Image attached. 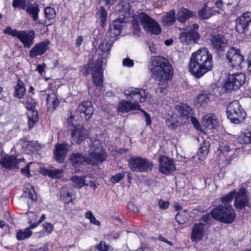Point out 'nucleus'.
Wrapping results in <instances>:
<instances>
[{"label": "nucleus", "mask_w": 251, "mask_h": 251, "mask_svg": "<svg viewBox=\"0 0 251 251\" xmlns=\"http://www.w3.org/2000/svg\"><path fill=\"white\" fill-rule=\"evenodd\" d=\"M150 65L151 76L159 81L156 92L163 96L167 92L168 81L173 76V67L168 59L161 56L151 57Z\"/></svg>", "instance_id": "f257e3e1"}, {"label": "nucleus", "mask_w": 251, "mask_h": 251, "mask_svg": "<svg viewBox=\"0 0 251 251\" xmlns=\"http://www.w3.org/2000/svg\"><path fill=\"white\" fill-rule=\"evenodd\" d=\"M213 68L212 55L206 48L193 52L190 58L188 69L196 78H200Z\"/></svg>", "instance_id": "f03ea898"}, {"label": "nucleus", "mask_w": 251, "mask_h": 251, "mask_svg": "<svg viewBox=\"0 0 251 251\" xmlns=\"http://www.w3.org/2000/svg\"><path fill=\"white\" fill-rule=\"evenodd\" d=\"M124 94L127 100L120 101L118 105V112L121 113L140 110L139 102L150 101L151 95L143 89L128 87L124 90Z\"/></svg>", "instance_id": "7ed1b4c3"}, {"label": "nucleus", "mask_w": 251, "mask_h": 251, "mask_svg": "<svg viewBox=\"0 0 251 251\" xmlns=\"http://www.w3.org/2000/svg\"><path fill=\"white\" fill-rule=\"evenodd\" d=\"M112 44L106 40H101L96 52L98 53L95 65L92 67V78L94 83L97 87H101L103 84L102 65L106 64L107 58Z\"/></svg>", "instance_id": "20e7f679"}, {"label": "nucleus", "mask_w": 251, "mask_h": 251, "mask_svg": "<svg viewBox=\"0 0 251 251\" xmlns=\"http://www.w3.org/2000/svg\"><path fill=\"white\" fill-rule=\"evenodd\" d=\"M95 143L98 147L94 151L93 149H91L92 151L90 152L88 157L87 158L80 153H74L70 155V160L74 167H78L85 163L97 165L106 159V153L101 148L99 147L98 141H96Z\"/></svg>", "instance_id": "39448f33"}, {"label": "nucleus", "mask_w": 251, "mask_h": 251, "mask_svg": "<svg viewBox=\"0 0 251 251\" xmlns=\"http://www.w3.org/2000/svg\"><path fill=\"white\" fill-rule=\"evenodd\" d=\"M139 23L145 30L152 34H158L161 32L157 22L145 12L138 13L132 23L133 27L137 30L140 29Z\"/></svg>", "instance_id": "423d86ee"}, {"label": "nucleus", "mask_w": 251, "mask_h": 251, "mask_svg": "<svg viewBox=\"0 0 251 251\" xmlns=\"http://www.w3.org/2000/svg\"><path fill=\"white\" fill-rule=\"evenodd\" d=\"M3 32L4 34L17 38L25 48L29 49L34 43L35 33L34 30H18L7 26Z\"/></svg>", "instance_id": "0eeeda50"}, {"label": "nucleus", "mask_w": 251, "mask_h": 251, "mask_svg": "<svg viewBox=\"0 0 251 251\" xmlns=\"http://www.w3.org/2000/svg\"><path fill=\"white\" fill-rule=\"evenodd\" d=\"M210 213L214 219L227 224L232 223L236 216L235 211L231 205H219L213 209Z\"/></svg>", "instance_id": "6e6552de"}, {"label": "nucleus", "mask_w": 251, "mask_h": 251, "mask_svg": "<svg viewBox=\"0 0 251 251\" xmlns=\"http://www.w3.org/2000/svg\"><path fill=\"white\" fill-rule=\"evenodd\" d=\"M226 114L228 119L236 124L242 122L246 117L244 109L237 100L229 103L227 106Z\"/></svg>", "instance_id": "1a4fd4ad"}, {"label": "nucleus", "mask_w": 251, "mask_h": 251, "mask_svg": "<svg viewBox=\"0 0 251 251\" xmlns=\"http://www.w3.org/2000/svg\"><path fill=\"white\" fill-rule=\"evenodd\" d=\"M128 166L133 172H146L152 170V163L145 158L134 156L129 158Z\"/></svg>", "instance_id": "9d476101"}, {"label": "nucleus", "mask_w": 251, "mask_h": 251, "mask_svg": "<svg viewBox=\"0 0 251 251\" xmlns=\"http://www.w3.org/2000/svg\"><path fill=\"white\" fill-rule=\"evenodd\" d=\"M245 80L246 75L242 73L229 74L225 84V90L227 92L237 90L245 83Z\"/></svg>", "instance_id": "9b49d317"}, {"label": "nucleus", "mask_w": 251, "mask_h": 251, "mask_svg": "<svg viewBox=\"0 0 251 251\" xmlns=\"http://www.w3.org/2000/svg\"><path fill=\"white\" fill-rule=\"evenodd\" d=\"M89 135V131L80 125H76L71 130V142L79 144L85 139L87 138Z\"/></svg>", "instance_id": "f8f14e48"}, {"label": "nucleus", "mask_w": 251, "mask_h": 251, "mask_svg": "<svg viewBox=\"0 0 251 251\" xmlns=\"http://www.w3.org/2000/svg\"><path fill=\"white\" fill-rule=\"evenodd\" d=\"M24 158H17L15 155H5L0 160V164L6 169H18L19 165L25 162Z\"/></svg>", "instance_id": "ddd939ff"}, {"label": "nucleus", "mask_w": 251, "mask_h": 251, "mask_svg": "<svg viewBox=\"0 0 251 251\" xmlns=\"http://www.w3.org/2000/svg\"><path fill=\"white\" fill-rule=\"evenodd\" d=\"M226 57L232 67L240 66L244 60V57L239 50L231 47L226 53Z\"/></svg>", "instance_id": "4468645a"}, {"label": "nucleus", "mask_w": 251, "mask_h": 251, "mask_svg": "<svg viewBox=\"0 0 251 251\" xmlns=\"http://www.w3.org/2000/svg\"><path fill=\"white\" fill-rule=\"evenodd\" d=\"M234 205L238 210L245 208L248 203V199L246 196V190L245 188H241L234 195Z\"/></svg>", "instance_id": "2eb2a0df"}, {"label": "nucleus", "mask_w": 251, "mask_h": 251, "mask_svg": "<svg viewBox=\"0 0 251 251\" xmlns=\"http://www.w3.org/2000/svg\"><path fill=\"white\" fill-rule=\"evenodd\" d=\"M199 39V33L197 31L194 30L181 32L179 37L180 42L185 45L196 43Z\"/></svg>", "instance_id": "dca6fc26"}, {"label": "nucleus", "mask_w": 251, "mask_h": 251, "mask_svg": "<svg viewBox=\"0 0 251 251\" xmlns=\"http://www.w3.org/2000/svg\"><path fill=\"white\" fill-rule=\"evenodd\" d=\"M159 169L160 173L168 175L176 170L173 161L165 156H161L159 158Z\"/></svg>", "instance_id": "f3484780"}, {"label": "nucleus", "mask_w": 251, "mask_h": 251, "mask_svg": "<svg viewBox=\"0 0 251 251\" xmlns=\"http://www.w3.org/2000/svg\"><path fill=\"white\" fill-rule=\"evenodd\" d=\"M236 29L239 33H243L248 28L251 22V13H243L236 20Z\"/></svg>", "instance_id": "a211bd4d"}, {"label": "nucleus", "mask_w": 251, "mask_h": 251, "mask_svg": "<svg viewBox=\"0 0 251 251\" xmlns=\"http://www.w3.org/2000/svg\"><path fill=\"white\" fill-rule=\"evenodd\" d=\"M35 102L26 101V107L28 110L27 113L28 119V126L29 129L33 127L34 124L38 121V113L37 110L35 109Z\"/></svg>", "instance_id": "6ab92c4d"}, {"label": "nucleus", "mask_w": 251, "mask_h": 251, "mask_svg": "<svg viewBox=\"0 0 251 251\" xmlns=\"http://www.w3.org/2000/svg\"><path fill=\"white\" fill-rule=\"evenodd\" d=\"M50 41L46 40L36 44L29 51V55L31 58L36 57L44 54L49 49Z\"/></svg>", "instance_id": "aec40b11"}, {"label": "nucleus", "mask_w": 251, "mask_h": 251, "mask_svg": "<svg viewBox=\"0 0 251 251\" xmlns=\"http://www.w3.org/2000/svg\"><path fill=\"white\" fill-rule=\"evenodd\" d=\"M176 109L179 112L182 122L184 123L189 122V117L194 114L193 109L189 105L181 103L176 106Z\"/></svg>", "instance_id": "412c9836"}, {"label": "nucleus", "mask_w": 251, "mask_h": 251, "mask_svg": "<svg viewBox=\"0 0 251 251\" xmlns=\"http://www.w3.org/2000/svg\"><path fill=\"white\" fill-rule=\"evenodd\" d=\"M77 110L81 114H83V116L81 115L82 117H84L86 120H89L94 113L92 102L89 100L84 101L79 104Z\"/></svg>", "instance_id": "4be33fe9"}, {"label": "nucleus", "mask_w": 251, "mask_h": 251, "mask_svg": "<svg viewBox=\"0 0 251 251\" xmlns=\"http://www.w3.org/2000/svg\"><path fill=\"white\" fill-rule=\"evenodd\" d=\"M226 43L227 40L224 36L220 34L211 35L210 45L217 51H222Z\"/></svg>", "instance_id": "5701e85b"}, {"label": "nucleus", "mask_w": 251, "mask_h": 251, "mask_svg": "<svg viewBox=\"0 0 251 251\" xmlns=\"http://www.w3.org/2000/svg\"><path fill=\"white\" fill-rule=\"evenodd\" d=\"M67 151L68 148L66 144H56L53 151L54 159L58 162H62L65 159Z\"/></svg>", "instance_id": "b1692460"}, {"label": "nucleus", "mask_w": 251, "mask_h": 251, "mask_svg": "<svg viewBox=\"0 0 251 251\" xmlns=\"http://www.w3.org/2000/svg\"><path fill=\"white\" fill-rule=\"evenodd\" d=\"M196 17V13L184 7L180 8L177 12L176 17L178 21L184 23L191 18Z\"/></svg>", "instance_id": "393cba45"}, {"label": "nucleus", "mask_w": 251, "mask_h": 251, "mask_svg": "<svg viewBox=\"0 0 251 251\" xmlns=\"http://www.w3.org/2000/svg\"><path fill=\"white\" fill-rule=\"evenodd\" d=\"M205 229V225L201 223L195 224L191 233V240L195 242L201 240L204 235Z\"/></svg>", "instance_id": "a878e982"}, {"label": "nucleus", "mask_w": 251, "mask_h": 251, "mask_svg": "<svg viewBox=\"0 0 251 251\" xmlns=\"http://www.w3.org/2000/svg\"><path fill=\"white\" fill-rule=\"evenodd\" d=\"M202 125L208 129H215L218 125V120L213 114H207L203 117Z\"/></svg>", "instance_id": "bb28decb"}, {"label": "nucleus", "mask_w": 251, "mask_h": 251, "mask_svg": "<svg viewBox=\"0 0 251 251\" xmlns=\"http://www.w3.org/2000/svg\"><path fill=\"white\" fill-rule=\"evenodd\" d=\"M46 98L48 111L52 112L58 107L60 101L57 98L56 94L54 92L47 95Z\"/></svg>", "instance_id": "cd10ccee"}, {"label": "nucleus", "mask_w": 251, "mask_h": 251, "mask_svg": "<svg viewBox=\"0 0 251 251\" xmlns=\"http://www.w3.org/2000/svg\"><path fill=\"white\" fill-rule=\"evenodd\" d=\"M239 143L244 144L251 143V125L248 126L244 131H242L238 138Z\"/></svg>", "instance_id": "c85d7f7f"}, {"label": "nucleus", "mask_w": 251, "mask_h": 251, "mask_svg": "<svg viewBox=\"0 0 251 251\" xmlns=\"http://www.w3.org/2000/svg\"><path fill=\"white\" fill-rule=\"evenodd\" d=\"M210 146L209 143L202 139V143L198 151V156L200 160L205 159L209 152L208 148Z\"/></svg>", "instance_id": "c756f323"}, {"label": "nucleus", "mask_w": 251, "mask_h": 251, "mask_svg": "<svg viewBox=\"0 0 251 251\" xmlns=\"http://www.w3.org/2000/svg\"><path fill=\"white\" fill-rule=\"evenodd\" d=\"M175 11L173 9L167 12L163 16L162 21L165 25L169 26L173 25L176 21Z\"/></svg>", "instance_id": "7c9ffc66"}, {"label": "nucleus", "mask_w": 251, "mask_h": 251, "mask_svg": "<svg viewBox=\"0 0 251 251\" xmlns=\"http://www.w3.org/2000/svg\"><path fill=\"white\" fill-rule=\"evenodd\" d=\"M25 92L24 84L21 80H18L16 85L15 86L14 97L21 99L23 98Z\"/></svg>", "instance_id": "2f4dec72"}, {"label": "nucleus", "mask_w": 251, "mask_h": 251, "mask_svg": "<svg viewBox=\"0 0 251 251\" xmlns=\"http://www.w3.org/2000/svg\"><path fill=\"white\" fill-rule=\"evenodd\" d=\"M122 26L121 20L119 19L113 22V24L110 25L109 29L114 36H117L121 33Z\"/></svg>", "instance_id": "473e14b6"}, {"label": "nucleus", "mask_w": 251, "mask_h": 251, "mask_svg": "<svg viewBox=\"0 0 251 251\" xmlns=\"http://www.w3.org/2000/svg\"><path fill=\"white\" fill-rule=\"evenodd\" d=\"M196 100L200 106L205 107L209 101L208 95L206 92H202L198 95Z\"/></svg>", "instance_id": "72a5a7b5"}, {"label": "nucleus", "mask_w": 251, "mask_h": 251, "mask_svg": "<svg viewBox=\"0 0 251 251\" xmlns=\"http://www.w3.org/2000/svg\"><path fill=\"white\" fill-rule=\"evenodd\" d=\"M98 21L101 26H104L107 19V12L104 7L101 6L96 14Z\"/></svg>", "instance_id": "f704fd0d"}, {"label": "nucleus", "mask_w": 251, "mask_h": 251, "mask_svg": "<svg viewBox=\"0 0 251 251\" xmlns=\"http://www.w3.org/2000/svg\"><path fill=\"white\" fill-rule=\"evenodd\" d=\"M60 197L66 203H69L72 201L71 193L66 186H64L61 188L60 190Z\"/></svg>", "instance_id": "c9c22d12"}, {"label": "nucleus", "mask_w": 251, "mask_h": 251, "mask_svg": "<svg viewBox=\"0 0 251 251\" xmlns=\"http://www.w3.org/2000/svg\"><path fill=\"white\" fill-rule=\"evenodd\" d=\"M32 234V232L26 228L24 229L19 230L16 233V238L18 240H23L30 237Z\"/></svg>", "instance_id": "e433bc0d"}, {"label": "nucleus", "mask_w": 251, "mask_h": 251, "mask_svg": "<svg viewBox=\"0 0 251 251\" xmlns=\"http://www.w3.org/2000/svg\"><path fill=\"white\" fill-rule=\"evenodd\" d=\"M73 184L75 188L80 189L85 185L84 177L74 176L71 178Z\"/></svg>", "instance_id": "4c0bfd02"}, {"label": "nucleus", "mask_w": 251, "mask_h": 251, "mask_svg": "<svg viewBox=\"0 0 251 251\" xmlns=\"http://www.w3.org/2000/svg\"><path fill=\"white\" fill-rule=\"evenodd\" d=\"M25 10L27 13L32 16L33 20L36 21L38 19V13L40 10L37 6L29 5L25 7Z\"/></svg>", "instance_id": "58836bf2"}, {"label": "nucleus", "mask_w": 251, "mask_h": 251, "mask_svg": "<svg viewBox=\"0 0 251 251\" xmlns=\"http://www.w3.org/2000/svg\"><path fill=\"white\" fill-rule=\"evenodd\" d=\"M63 170L61 169H49L46 171V174L49 176L53 178H58L62 176Z\"/></svg>", "instance_id": "ea45409f"}, {"label": "nucleus", "mask_w": 251, "mask_h": 251, "mask_svg": "<svg viewBox=\"0 0 251 251\" xmlns=\"http://www.w3.org/2000/svg\"><path fill=\"white\" fill-rule=\"evenodd\" d=\"M213 13L211 12V9L207 5H205L204 7L201 8L199 11V16L201 19H207L210 18Z\"/></svg>", "instance_id": "a19ab883"}, {"label": "nucleus", "mask_w": 251, "mask_h": 251, "mask_svg": "<svg viewBox=\"0 0 251 251\" xmlns=\"http://www.w3.org/2000/svg\"><path fill=\"white\" fill-rule=\"evenodd\" d=\"M235 193V191H233L232 192H229L226 196H224L223 197L221 198V201L223 204H224V206L229 205L228 203L232 201Z\"/></svg>", "instance_id": "79ce46f5"}, {"label": "nucleus", "mask_w": 251, "mask_h": 251, "mask_svg": "<svg viewBox=\"0 0 251 251\" xmlns=\"http://www.w3.org/2000/svg\"><path fill=\"white\" fill-rule=\"evenodd\" d=\"M44 12L46 18L49 20L55 18L56 13L54 8L50 7H46L45 8Z\"/></svg>", "instance_id": "37998d69"}, {"label": "nucleus", "mask_w": 251, "mask_h": 251, "mask_svg": "<svg viewBox=\"0 0 251 251\" xmlns=\"http://www.w3.org/2000/svg\"><path fill=\"white\" fill-rule=\"evenodd\" d=\"M66 125L69 126H75L77 124V119H76L75 116L73 115L72 113L70 116L67 118L66 121Z\"/></svg>", "instance_id": "c03bdc74"}, {"label": "nucleus", "mask_w": 251, "mask_h": 251, "mask_svg": "<svg viewBox=\"0 0 251 251\" xmlns=\"http://www.w3.org/2000/svg\"><path fill=\"white\" fill-rule=\"evenodd\" d=\"M12 6L14 8H19L22 9H25V0H13Z\"/></svg>", "instance_id": "a18cd8bd"}, {"label": "nucleus", "mask_w": 251, "mask_h": 251, "mask_svg": "<svg viewBox=\"0 0 251 251\" xmlns=\"http://www.w3.org/2000/svg\"><path fill=\"white\" fill-rule=\"evenodd\" d=\"M31 187L32 188V191H29L27 193L28 197L29 198V200L28 201V206H29L30 202L35 201L37 200V196L35 194V192L33 189V186H31Z\"/></svg>", "instance_id": "49530a36"}, {"label": "nucleus", "mask_w": 251, "mask_h": 251, "mask_svg": "<svg viewBox=\"0 0 251 251\" xmlns=\"http://www.w3.org/2000/svg\"><path fill=\"white\" fill-rule=\"evenodd\" d=\"M97 249L100 251H112L110 246L106 244L103 241H101L97 246Z\"/></svg>", "instance_id": "de8ad7c7"}, {"label": "nucleus", "mask_w": 251, "mask_h": 251, "mask_svg": "<svg viewBox=\"0 0 251 251\" xmlns=\"http://www.w3.org/2000/svg\"><path fill=\"white\" fill-rule=\"evenodd\" d=\"M125 176L124 173H120L117 174L115 176H112L111 177L110 180L111 182L113 183H116L119 182L121 180H122L124 177Z\"/></svg>", "instance_id": "09e8293b"}, {"label": "nucleus", "mask_w": 251, "mask_h": 251, "mask_svg": "<svg viewBox=\"0 0 251 251\" xmlns=\"http://www.w3.org/2000/svg\"><path fill=\"white\" fill-rule=\"evenodd\" d=\"M95 65V62L91 65L89 63L84 66L83 68L81 69V72L84 75H87L90 73V69L91 71V74H92V67Z\"/></svg>", "instance_id": "8fccbe9b"}, {"label": "nucleus", "mask_w": 251, "mask_h": 251, "mask_svg": "<svg viewBox=\"0 0 251 251\" xmlns=\"http://www.w3.org/2000/svg\"><path fill=\"white\" fill-rule=\"evenodd\" d=\"M149 48L151 53L157 54L158 53V45L155 44L152 42L148 43Z\"/></svg>", "instance_id": "3c124183"}, {"label": "nucleus", "mask_w": 251, "mask_h": 251, "mask_svg": "<svg viewBox=\"0 0 251 251\" xmlns=\"http://www.w3.org/2000/svg\"><path fill=\"white\" fill-rule=\"evenodd\" d=\"M169 202L168 201H165L160 199L158 201V206L161 210H165L169 207Z\"/></svg>", "instance_id": "603ef678"}, {"label": "nucleus", "mask_w": 251, "mask_h": 251, "mask_svg": "<svg viewBox=\"0 0 251 251\" xmlns=\"http://www.w3.org/2000/svg\"><path fill=\"white\" fill-rule=\"evenodd\" d=\"M32 163L30 162L27 165H26L25 167L21 169V172L22 175H24L25 176H26L28 177H29L31 176V174L30 173L29 171V167L30 165Z\"/></svg>", "instance_id": "864d4df0"}, {"label": "nucleus", "mask_w": 251, "mask_h": 251, "mask_svg": "<svg viewBox=\"0 0 251 251\" xmlns=\"http://www.w3.org/2000/svg\"><path fill=\"white\" fill-rule=\"evenodd\" d=\"M190 121L197 129H199L200 128L201 126L199 121L195 117L193 116V115L190 116L189 121Z\"/></svg>", "instance_id": "5fc2aeb1"}, {"label": "nucleus", "mask_w": 251, "mask_h": 251, "mask_svg": "<svg viewBox=\"0 0 251 251\" xmlns=\"http://www.w3.org/2000/svg\"><path fill=\"white\" fill-rule=\"evenodd\" d=\"M43 226L45 231L49 234L51 233L53 230V226L50 223H45L43 224Z\"/></svg>", "instance_id": "6e6d98bb"}, {"label": "nucleus", "mask_w": 251, "mask_h": 251, "mask_svg": "<svg viewBox=\"0 0 251 251\" xmlns=\"http://www.w3.org/2000/svg\"><path fill=\"white\" fill-rule=\"evenodd\" d=\"M123 65L127 67H131L134 65L133 61L128 58H125L123 61Z\"/></svg>", "instance_id": "4d7b16f0"}, {"label": "nucleus", "mask_w": 251, "mask_h": 251, "mask_svg": "<svg viewBox=\"0 0 251 251\" xmlns=\"http://www.w3.org/2000/svg\"><path fill=\"white\" fill-rule=\"evenodd\" d=\"M26 215L28 217L29 223H31L33 221L35 220L37 217L36 213L33 212H27Z\"/></svg>", "instance_id": "13d9d810"}, {"label": "nucleus", "mask_w": 251, "mask_h": 251, "mask_svg": "<svg viewBox=\"0 0 251 251\" xmlns=\"http://www.w3.org/2000/svg\"><path fill=\"white\" fill-rule=\"evenodd\" d=\"M166 125L168 127L171 129H176L178 126L177 123L173 122L171 119L166 120Z\"/></svg>", "instance_id": "bf43d9fd"}, {"label": "nucleus", "mask_w": 251, "mask_h": 251, "mask_svg": "<svg viewBox=\"0 0 251 251\" xmlns=\"http://www.w3.org/2000/svg\"><path fill=\"white\" fill-rule=\"evenodd\" d=\"M46 67V65L43 63L42 65H38L37 66V68L36 69L39 73L41 75H43L45 74V68Z\"/></svg>", "instance_id": "052dcab7"}, {"label": "nucleus", "mask_w": 251, "mask_h": 251, "mask_svg": "<svg viewBox=\"0 0 251 251\" xmlns=\"http://www.w3.org/2000/svg\"><path fill=\"white\" fill-rule=\"evenodd\" d=\"M182 214L178 213L176 216V220L177 222L179 224H184L186 222V220L182 219Z\"/></svg>", "instance_id": "680f3d73"}, {"label": "nucleus", "mask_w": 251, "mask_h": 251, "mask_svg": "<svg viewBox=\"0 0 251 251\" xmlns=\"http://www.w3.org/2000/svg\"><path fill=\"white\" fill-rule=\"evenodd\" d=\"M140 110L144 113V115L146 117L147 125H150L151 124V121L149 114L143 110L140 109Z\"/></svg>", "instance_id": "e2e57ef3"}, {"label": "nucleus", "mask_w": 251, "mask_h": 251, "mask_svg": "<svg viewBox=\"0 0 251 251\" xmlns=\"http://www.w3.org/2000/svg\"><path fill=\"white\" fill-rule=\"evenodd\" d=\"M219 150L223 154L225 153L226 152H228L230 151L229 147L227 145L220 146L219 147Z\"/></svg>", "instance_id": "0e129e2a"}, {"label": "nucleus", "mask_w": 251, "mask_h": 251, "mask_svg": "<svg viewBox=\"0 0 251 251\" xmlns=\"http://www.w3.org/2000/svg\"><path fill=\"white\" fill-rule=\"evenodd\" d=\"M83 38L82 37V36H78L76 39V41H75V45L77 47H79L82 42H83Z\"/></svg>", "instance_id": "69168bd1"}, {"label": "nucleus", "mask_w": 251, "mask_h": 251, "mask_svg": "<svg viewBox=\"0 0 251 251\" xmlns=\"http://www.w3.org/2000/svg\"><path fill=\"white\" fill-rule=\"evenodd\" d=\"M30 223V226L28 227H27V228H28V229L30 230H31V229H33L35 228L40 224V223L38 222H35L33 223H32V222H31Z\"/></svg>", "instance_id": "338daca9"}, {"label": "nucleus", "mask_w": 251, "mask_h": 251, "mask_svg": "<svg viewBox=\"0 0 251 251\" xmlns=\"http://www.w3.org/2000/svg\"><path fill=\"white\" fill-rule=\"evenodd\" d=\"M90 222L95 225H96V226H99L100 225V222L99 221H98V220H97L95 217L94 216L91 219H90Z\"/></svg>", "instance_id": "774afa93"}]
</instances>
